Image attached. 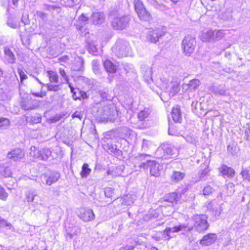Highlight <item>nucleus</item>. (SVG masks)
<instances>
[{
	"mask_svg": "<svg viewBox=\"0 0 250 250\" xmlns=\"http://www.w3.org/2000/svg\"><path fill=\"white\" fill-rule=\"evenodd\" d=\"M72 118H78L79 119L81 120L83 118V115L81 113H80L78 111H76L72 115Z\"/></svg>",
	"mask_w": 250,
	"mask_h": 250,
	"instance_id": "nucleus-51",
	"label": "nucleus"
},
{
	"mask_svg": "<svg viewBox=\"0 0 250 250\" xmlns=\"http://www.w3.org/2000/svg\"><path fill=\"white\" fill-rule=\"evenodd\" d=\"M72 93V97L73 98L76 100L77 99H79V97L77 95L76 91L74 90L73 91V92H71Z\"/></svg>",
	"mask_w": 250,
	"mask_h": 250,
	"instance_id": "nucleus-56",
	"label": "nucleus"
},
{
	"mask_svg": "<svg viewBox=\"0 0 250 250\" xmlns=\"http://www.w3.org/2000/svg\"><path fill=\"white\" fill-rule=\"evenodd\" d=\"M172 86L169 91L172 94V95L173 96L179 92L180 89L177 84H172Z\"/></svg>",
	"mask_w": 250,
	"mask_h": 250,
	"instance_id": "nucleus-39",
	"label": "nucleus"
},
{
	"mask_svg": "<svg viewBox=\"0 0 250 250\" xmlns=\"http://www.w3.org/2000/svg\"><path fill=\"white\" fill-rule=\"evenodd\" d=\"M171 116L173 120L175 123H180L182 120L181 117V111L179 105H176L173 107L171 111Z\"/></svg>",
	"mask_w": 250,
	"mask_h": 250,
	"instance_id": "nucleus-15",
	"label": "nucleus"
},
{
	"mask_svg": "<svg viewBox=\"0 0 250 250\" xmlns=\"http://www.w3.org/2000/svg\"><path fill=\"white\" fill-rule=\"evenodd\" d=\"M98 112L102 119L110 122L114 120L116 115V111L114 107H110L109 105L103 106L99 109Z\"/></svg>",
	"mask_w": 250,
	"mask_h": 250,
	"instance_id": "nucleus-3",
	"label": "nucleus"
},
{
	"mask_svg": "<svg viewBox=\"0 0 250 250\" xmlns=\"http://www.w3.org/2000/svg\"><path fill=\"white\" fill-rule=\"evenodd\" d=\"M99 94L100 95V96L103 99H106L107 100L108 99L107 97V93L106 91L105 90H100L99 91Z\"/></svg>",
	"mask_w": 250,
	"mask_h": 250,
	"instance_id": "nucleus-48",
	"label": "nucleus"
},
{
	"mask_svg": "<svg viewBox=\"0 0 250 250\" xmlns=\"http://www.w3.org/2000/svg\"><path fill=\"white\" fill-rule=\"evenodd\" d=\"M149 115L148 111L142 110L138 115V119L140 121H143Z\"/></svg>",
	"mask_w": 250,
	"mask_h": 250,
	"instance_id": "nucleus-37",
	"label": "nucleus"
},
{
	"mask_svg": "<svg viewBox=\"0 0 250 250\" xmlns=\"http://www.w3.org/2000/svg\"><path fill=\"white\" fill-rule=\"evenodd\" d=\"M30 155L35 159H40V150H39L35 147H31V152Z\"/></svg>",
	"mask_w": 250,
	"mask_h": 250,
	"instance_id": "nucleus-30",
	"label": "nucleus"
},
{
	"mask_svg": "<svg viewBox=\"0 0 250 250\" xmlns=\"http://www.w3.org/2000/svg\"><path fill=\"white\" fill-rule=\"evenodd\" d=\"M117 169L118 170H120L121 171H123L124 170V166H123V165L119 166L117 167Z\"/></svg>",
	"mask_w": 250,
	"mask_h": 250,
	"instance_id": "nucleus-57",
	"label": "nucleus"
},
{
	"mask_svg": "<svg viewBox=\"0 0 250 250\" xmlns=\"http://www.w3.org/2000/svg\"><path fill=\"white\" fill-rule=\"evenodd\" d=\"M138 15L140 19L142 21H149L151 19V16L146 8L143 9L140 12H139Z\"/></svg>",
	"mask_w": 250,
	"mask_h": 250,
	"instance_id": "nucleus-23",
	"label": "nucleus"
},
{
	"mask_svg": "<svg viewBox=\"0 0 250 250\" xmlns=\"http://www.w3.org/2000/svg\"><path fill=\"white\" fill-rule=\"evenodd\" d=\"M181 198V195L176 192L168 193L166 197L165 201L172 204H176Z\"/></svg>",
	"mask_w": 250,
	"mask_h": 250,
	"instance_id": "nucleus-17",
	"label": "nucleus"
},
{
	"mask_svg": "<svg viewBox=\"0 0 250 250\" xmlns=\"http://www.w3.org/2000/svg\"><path fill=\"white\" fill-rule=\"evenodd\" d=\"M184 176V173H173L172 178L174 181L177 182L182 179Z\"/></svg>",
	"mask_w": 250,
	"mask_h": 250,
	"instance_id": "nucleus-38",
	"label": "nucleus"
},
{
	"mask_svg": "<svg viewBox=\"0 0 250 250\" xmlns=\"http://www.w3.org/2000/svg\"><path fill=\"white\" fill-rule=\"evenodd\" d=\"M10 125V121L6 118L0 117V129H6Z\"/></svg>",
	"mask_w": 250,
	"mask_h": 250,
	"instance_id": "nucleus-29",
	"label": "nucleus"
},
{
	"mask_svg": "<svg viewBox=\"0 0 250 250\" xmlns=\"http://www.w3.org/2000/svg\"><path fill=\"white\" fill-rule=\"evenodd\" d=\"M104 67L106 70L109 73H114L116 71L115 66L109 60L104 62Z\"/></svg>",
	"mask_w": 250,
	"mask_h": 250,
	"instance_id": "nucleus-24",
	"label": "nucleus"
},
{
	"mask_svg": "<svg viewBox=\"0 0 250 250\" xmlns=\"http://www.w3.org/2000/svg\"><path fill=\"white\" fill-rule=\"evenodd\" d=\"M37 81L42 85H44V84L42 83L37 78H36Z\"/></svg>",
	"mask_w": 250,
	"mask_h": 250,
	"instance_id": "nucleus-64",
	"label": "nucleus"
},
{
	"mask_svg": "<svg viewBox=\"0 0 250 250\" xmlns=\"http://www.w3.org/2000/svg\"><path fill=\"white\" fill-rule=\"evenodd\" d=\"M217 239L215 233H209L204 235L200 240V243L204 246H208L214 243Z\"/></svg>",
	"mask_w": 250,
	"mask_h": 250,
	"instance_id": "nucleus-11",
	"label": "nucleus"
},
{
	"mask_svg": "<svg viewBox=\"0 0 250 250\" xmlns=\"http://www.w3.org/2000/svg\"><path fill=\"white\" fill-rule=\"evenodd\" d=\"M130 50L129 43L122 40H118L112 48L113 52L119 58L127 56Z\"/></svg>",
	"mask_w": 250,
	"mask_h": 250,
	"instance_id": "nucleus-2",
	"label": "nucleus"
},
{
	"mask_svg": "<svg viewBox=\"0 0 250 250\" xmlns=\"http://www.w3.org/2000/svg\"><path fill=\"white\" fill-rule=\"evenodd\" d=\"M134 7L136 12L137 14L145 9L144 5L142 2L140 0H134Z\"/></svg>",
	"mask_w": 250,
	"mask_h": 250,
	"instance_id": "nucleus-28",
	"label": "nucleus"
},
{
	"mask_svg": "<svg viewBox=\"0 0 250 250\" xmlns=\"http://www.w3.org/2000/svg\"><path fill=\"white\" fill-rule=\"evenodd\" d=\"M79 20L82 22H85L88 21V18L84 16L83 14H82L80 17L79 18Z\"/></svg>",
	"mask_w": 250,
	"mask_h": 250,
	"instance_id": "nucleus-53",
	"label": "nucleus"
},
{
	"mask_svg": "<svg viewBox=\"0 0 250 250\" xmlns=\"http://www.w3.org/2000/svg\"><path fill=\"white\" fill-rule=\"evenodd\" d=\"M4 60L8 63H14L16 58L13 52L8 47H5L4 49Z\"/></svg>",
	"mask_w": 250,
	"mask_h": 250,
	"instance_id": "nucleus-13",
	"label": "nucleus"
},
{
	"mask_svg": "<svg viewBox=\"0 0 250 250\" xmlns=\"http://www.w3.org/2000/svg\"><path fill=\"white\" fill-rule=\"evenodd\" d=\"M67 83L68 84V86L70 88L71 92H73V91L75 90L74 88L71 85V84L69 83V81H68V83Z\"/></svg>",
	"mask_w": 250,
	"mask_h": 250,
	"instance_id": "nucleus-58",
	"label": "nucleus"
},
{
	"mask_svg": "<svg viewBox=\"0 0 250 250\" xmlns=\"http://www.w3.org/2000/svg\"><path fill=\"white\" fill-rule=\"evenodd\" d=\"M209 91L217 95H224L226 90L223 86L213 85L209 88Z\"/></svg>",
	"mask_w": 250,
	"mask_h": 250,
	"instance_id": "nucleus-18",
	"label": "nucleus"
},
{
	"mask_svg": "<svg viewBox=\"0 0 250 250\" xmlns=\"http://www.w3.org/2000/svg\"><path fill=\"white\" fill-rule=\"evenodd\" d=\"M207 215L203 214H196L193 217V227L199 233H204L209 228Z\"/></svg>",
	"mask_w": 250,
	"mask_h": 250,
	"instance_id": "nucleus-1",
	"label": "nucleus"
},
{
	"mask_svg": "<svg viewBox=\"0 0 250 250\" xmlns=\"http://www.w3.org/2000/svg\"><path fill=\"white\" fill-rule=\"evenodd\" d=\"M211 192L212 188L210 186H207L203 189V194L204 195H209Z\"/></svg>",
	"mask_w": 250,
	"mask_h": 250,
	"instance_id": "nucleus-47",
	"label": "nucleus"
},
{
	"mask_svg": "<svg viewBox=\"0 0 250 250\" xmlns=\"http://www.w3.org/2000/svg\"><path fill=\"white\" fill-rule=\"evenodd\" d=\"M176 149L174 147H172L170 145L164 144L158 148L157 152L160 153L163 152L164 153L163 157L167 158L169 156H170L171 158L174 157L175 156L172 157V156L176 154Z\"/></svg>",
	"mask_w": 250,
	"mask_h": 250,
	"instance_id": "nucleus-7",
	"label": "nucleus"
},
{
	"mask_svg": "<svg viewBox=\"0 0 250 250\" xmlns=\"http://www.w3.org/2000/svg\"><path fill=\"white\" fill-rule=\"evenodd\" d=\"M151 143L146 140H143V144H142V149L144 150H147L149 148V146L150 145Z\"/></svg>",
	"mask_w": 250,
	"mask_h": 250,
	"instance_id": "nucleus-44",
	"label": "nucleus"
},
{
	"mask_svg": "<svg viewBox=\"0 0 250 250\" xmlns=\"http://www.w3.org/2000/svg\"><path fill=\"white\" fill-rule=\"evenodd\" d=\"M164 35V34L161 29H156L152 31H150L148 35V39L151 42H156L158 41L159 39Z\"/></svg>",
	"mask_w": 250,
	"mask_h": 250,
	"instance_id": "nucleus-12",
	"label": "nucleus"
},
{
	"mask_svg": "<svg viewBox=\"0 0 250 250\" xmlns=\"http://www.w3.org/2000/svg\"><path fill=\"white\" fill-rule=\"evenodd\" d=\"M18 72L20 77L21 81L22 82L24 80L27 79V75L24 73V72L21 69H18Z\"/></svg>",
	"mask_w": 250,
	"mask_h": 250,
	"instance_id": "nucleus-45",
	"label": "nucleus"
},
{
	"mask_svg": "<svg viewBox=\"0 0 250 250\" xmlns=\"http://www.w3.org/2000/svg\"><path fill=\"white\" fill-rule=\"evenodd\" d=\"M130 21V18L127 16L117 17L112 22V26L114 29L123 30L126 28Z\"/></svg>",
	"mask_w": 250,
	"mask_h": 250,
	"instance_id": "nucleus-5",
	"label": "nucleus"
},
{
	"mask_svg": "<svg viewBox=\"0 0 250 250\" xmlns=\"http://www.w3.org/2000/svg\"><path fill=\"white\" fill-rule=\"evenodd\" d=\"M62 1L63 4L68 7L73 6L77 2V0H62Z\"/></svg>",
	"mask_w": 250,
	"mask_h": 250,
	"instance_id": "nucleus-41",
	"label": "nucleus"
},
{
	"mask_svg": "<svg viewBox=\"0 0 250 250\" xmlns=\"http://www.w3.org/2000/svg\"><path fill=\"white\" fill-rule=\"evenodd\" d=\"M58 179V176L55 175H51L49 176L46 180V184L48 185H51L53 183H56Z\"/></svg>",
	"mask_w": 250,
	"mask_h": 250,
	"instance_id": "nucleus-35",
	"label": "nucleus"
},
{
	"mask_svg": "<svg viewBox=\"0 0 250 250\" xmlns=\"http://www.w3.org/2000/svg\"><path fill=\"white\" fill-rule=\"evenodd\" d=\"M87 47L88 52L93 55H97L98 48L97 47L96 42L94 41H92L87 42Z\"/></svg>",
	"mask_w": 250,
	"mask_h": 250,
	"instance_id": "nucleus-21",
	"label": "nucleus"
},
{
	"mask_svg": "<svg viewBox=\"0 0 250 250\" xmlns=\"http://www.w3.org/2000/svg\"><path fill=\"white\" fill-rule=\"evenodd\" d=\"M201 82L198 79L191 80L188 84L184 85V86H188L190 91L195 90L200 85Z\"/></svg>",
	"mask_w": 250,
	"mask_h": 250,
	"instance_id": "nucleus-19",
	"label": "nucleus"
},
{
	"mask_svg": "<svg viewBox=\"0 0 250 250\" xmlns=\"http://www.w3.org/2000/svg\"><path fill=\"white\" fill-rule=\"evenodd\" d=\"M187 228V226L185 224H180L178 226H175L171 228L172 232L177 233L186 229Z\"/></svg>",
	"mask_w": 250,
	"mask_h": 250,
	"instance_id": "nucleus-33",
	"label": "nucleus"
},
{
	"mask_svg": "<svg viewBox=\"0 0 250 250\" xmlns=\"http://www.w3.org/2000/svg\"><path fill=\"white\" fill-rule=\"evenodd\" d=\"M92 65L94 66H97L98 65V62L97 61H95V60L93 61H92Z\"/></svg>",
	"mask_w": 250,
	"mask_h": 250,
	"instance_id": "nucleus-60",
	"label": "nucleus"
},
{
	"mask_svg": "<svg viewBox=\"0 0 250 250\" xmlns=\"http://www.w3.org/2000/svg\"><path fill=\"white\" fill-rule=\"evenodd\" d=\"M171 232H172L171 228L169 227H166L163 230V235L168 240L172 238L170 235Z\"/></svg>",
	"mask_w": 250,
	"mask_h": 250,
	"instance_id": "nucleus-36",
	"label": "nucleus"
},
{
	"mask_svg": "<svg viewBox=\"0 0 250 250\" xmlns=\"http://www.w3.org/2000/svg\"><path fill=\"white\" fill-rule=\"evenodd\" d=\"M196 45L195 39L191 36H186L182 42V47L187 55H190L194 50Z\"/></svg>",
	"mask_w": 250,
	"mask_h": 250,
	"instance_id": "nucleus-4",
	"label": "nucleus"
},
{
	"mask_svg": "<svg viewBox=\"0 0 250 250\" xmlns=\"http://www.w3.org/2000/svg\"><path fill=\"white\" fill-rule=\"evenodd\" d=\"M44 9L48 11H53L55 10H58L59 9V7H57L53 5H45Z\"/></svg>",
	"mask_w": 250,
	"mask_h": 250,
	"instance_id": "nucleus-46",
	"label": "nucleus"
},
{
	"mask_svg": "<svg viewBox=\"0 0 250 250\" xmlns=\"http://www.w3.org/2000/svg\"><path fill=\"white\" fill-rule=\"evenodd\" d=\"M161 80H162L163 82L162 87L166 89H167V86L168 85V82L166 80L163 81L162 79H161Z\"/></svg>",
	"mask_w": 250,
	"mask_h": 250,
	"instance_id": "nucleus-54",
	"label": "nucleus"
},
{
	"mask_svg": "<svg viewBox=\"0 0 250 250\" xmlns=\"http://www.w3.org/2000/svg\"><path fill=\"white\" fill-rule=\"evenodd\" d=\"M79 217L83 221L88 222L94 219L95 215L92 209L82 208L80 210Z\"/></svg>",
	"mask_w": 250,
	"mask_h": 250,
	"instance_id": "nucleus-9",
	"label": "nucleus"
},
{
	"mask_svg": "<svg viewBox=\"0 0 250 250\" xmlns=\"http://www.w3.org/2000/svg\"><path fill=\"white\" fill-rule=\"evenodd\" d=\"M131 130L126 126H123L119 128V133L121 136H128L131 134Z\"/></svg>",
	"mask_w": 250,
	"mask_h": 250,
	"instance_id": "nucleus-32",
	"label": "nucleus"
},
{
	"mask_svg": "<svg viewBox=\"0 0 250 250\" xmlns=\"http://www.w3.org/2000/svg\"><path fill=\"white\" fill-rule=\"evenodd\" d=\"M24 151L20 148H15L9 151L7 158L13 161H20L24 157Z\"/></svg>",
	"mask_w": 250,
	"mask_h": 250,
	"instance_id": "nucleus-8",
	"label": "nucleus"
},
{
	"mask_svg": "<svg viewBox=\"0 0 250 250\" xmlns=\"http://www.w3.org/2000/svg\"><path fill=\"white\" fill-rule=\"evenodd\" d=\"M20 105L21 108L24 110L33 109L37 106L35 101L32 100L31 98L28 97L22 99Z\"/></svg>",
	"mask_w": 250,
	"mask_h": 250,
	"instance_id": "nucleus-10",
	"label": "nucleus"
},
{
	"mask_svg": "<svg viewBox=\"0 0 250 250\" xmlns=\"http://www.w3.org/2000/svg\"><path fill=\"white\" fill-rule=\"evenodd\" d=\"M51 156V151L48 148L40 150V160L46 161Z\"/></svg>",
	"mask_w": 250,
	"mask_h": 250,
	"instance_id": "nucleus-20",
	"label": "nucleus"
},
{
	"mask_svg": "<svg viewBox=\"0 0 250 250\" xmlns=\"http://www.w3.org/2000/svg\"><path fill=\"white\" fill-rule=\"evenodd\" d=\"M146 156H148V155L145 154H140L137 156V158L139 159V160H141L143 158H144Z\"/></svg>",
	"mask_w": 250,
	"mask_h": 250,
	"instance_id": "nucleus-55",
	"label": "nucleus"
},
{
	"mask_svg": "<svg viewBox=\"0 0 250 250\" xmlns=\"http://www.w3.org/2000/svg\"><path fill=\"white\" fill-rule=\"evenodd\" d=\"M104 14L102 12L94 13L91 16L92 22L95 24L102 23L104 21Z\"/></svg>",
	"mask_w": 250,
	"mask_h": 250,
	"instance_id": "nucleus-16",
	"label": "nucleus"
},
{
	"mask_svg": "<svg viewBox=\"0 0 250 250\" xmlns=\"http://www.w3.org/2000/svg\"><path fill=\"white\" fill-rule=\"evenodd\" d=\"M59 73L62 78L65 80L66 83H68L69 79L66 74V73L64 69L62 68L59 69Z\"/></svg>",
	"mask_w": 250,
	"mask_h": 250,
	"instance_id": "nucleus-43",
	"label": "nucleus"
},
{
	"mask_svg": "<svg viewBox=\"0 0 250 250\" xmlns=\"http://www.w3.org/2000/svg\"><path fill=\"white\" fill-rule=\"evenodd\" d=\"M91 169L89 168V165L87 164H84L82 167L81 172H90Z\"/></svg>",
	"mask_w": 250,
	"mask_h": 250,
	"instance_id": "nucleus-49",
	"label": "nucleus"
},
{
	"mask_svg": "<svg viewBox=\"0 0 250 250\" xmlns=\"http://www.w3.org/2000/svg\"><path fill=\"white\" fill-rule=\"evenodd\" d=\"M87 173H85V172L81 173L82 177L86 176Z\"/></svg>",
	"mask_w": 250,
	"mask_h": 250,
	"instance_id": "nucleus-63",
	"label": "nucleus"
},
{
	"mask_svg": "<svg viewBox=\"0 0 250 250\" xmlns=\"http://www.w3.org/2000/svg\"><path fill=\"white\" fill-rule=\"evenodd\" d=\"M62 83H60L57 84L47 83L46 84L48 91L57 92L62 89Z\"/></svg>",
	"mask_w": 250,
	"mask_h": 250,
	"instance_id": "nucleus-25",
	"label": "nucleus"
},
{
	"mask_svg": "<svg viewBox=\"0 0 250 250\" xmlns=\"http://www.w3.org/2000/svg\"><path fill=\"white\" fill-rule=\"evenodd\" d=\"M140 171H149V172H159L161 170L162 167L158 163L153 161H147L146 163H142L138 166Z\"/></svg>",
	"mask_w": 250,
	"mask_h": 250,
	"instance_id": "nucleus-6",
	"label": "nucleus"
},
{
	"mask_svg": "<svg viewBox=\"0 0 250 250\" xmlns=\"http://www.w3.org/2000/svg\"><path fill=\"white\" fill-rule=\"evenodd\" d=\"M134 249V246H125V247H122L120 250H133Z\"/></svg>",
	"mask_w": 250,
	"mask_h": 250,
	"instance_id": "nucleus-52",
	"label": "nucleus"
},
{
	"mask_svg": "<svg viewBox=\"0 0 250 250\" xmlns=\"http://www.w3.org/2000/svg\"><path fill=\"white\" fill-rule=\"evenodd\" d=\"M7 25L14 29L18 28L20 26V23L13 18H9L7 21Z\"/></svg>",
	"mask_w": 250,
	"mask_h": 250,
	"instance_id": "nucleus-27",
	"label": "nucleus"
},
{
	"mask_svg": "<svg viewBox=\"0 0 250 250\" xmlns=\"http://www.w3.org/2000/svg\"><path fill=\"white\" fill-rule=\"evenodd\" d=\"M19 0H12V3L14 5H17Z\"/></svg>",
	"mask_w": 250,
	"mask_h": 250,
	"instance_id": "nucleus-61",
	"label": "nucleus"
},
{
	"mask_svg": "<svg viewBox=\"0 0 250 250\" xmlns=\"http://www.w3.org/2000/svg\"><path fill=\"white\" fill-rule=\"evenodd\" d=\"M41 118H38L37 121H34L33 123H39V122H41Z\"/></svg>",
	"mask_w": 250,
	"mask_h": 250,
	"instance_id": "nucleus-62",
	"label": "nucleus"
},
{
	"mask_svg": "<svg viewBox=\"0 0 250 250\" xmlns=\"http://www.w3.org/2000/svg\"><path fill=\"white\" fill-rule=\"evenodd\" d=\"M8 197V194L4 189L0 186V199L5 200Z\"/></svg>",
	"mask_w": 250,
	"mask_h": 250,
	"instance_id": "nucleus-40",
	"label": "nucleus"
},
{
	"mask_svg": "<svg viewBox=\"0 0 250 250\" xmlns=\"http://www.w3.org/2000/svg\"><path fill=\"white\" fill-rule=\"evenodd\" d=\"M35 16L39 19L40 24L45 23L47 21V15L42 12L37 11L35 14Z\"/></svg>",
	"mask_w": 250,
	"mask_h": 250,
	"instance_id": "nucleus-22",
	"label": "nucleus"
},
{
	"mask_svg": "<svg viewBox=\"0 0 250 250\" xmlns=\"http://www.w3.org/2000/svg\"><path fill=\"white\" fill-rule=\"evenodd\" d=\"M223 19L225 21H231L232 18V11L231 10H227L223 14Z\"/></svg>",
	"mask_w": 250,
	"mask_h": 250,
	"instance_id": "nucleus-34",
	"label": "nucleus"
},
{
	"mask_svg": "<svg viewBox=\"0 0 250 250\" xmlns=\"http://www.w3.org/2000/svg\"><path fill=\"white\" fill-rule=\"evenodd\" d=\"M220 172H235L234 170L230 167L223 165L219 169Z\"/></svg>",
	"mask_w": 250,
	"mask_h": 250,
	"instance_id": "nucleus-42",
	"label": "nucleus"
},
{
	"mask_svg": "<svg viewBox=\"0 0 250 250\" xmlns=\"http://www.w3.org/2000/svg\"><path fill=\"white\" fill-rule=\"evenodd\" d=\"M213 32H214V42L222 39L225 35V33L223 30L213 31Z\"/></svg>",
	"mask_w": 250,
	"mask_h": 250,
	"instance_id": "nucleus-31",
	"label": "nucleus"
},
{
	"mask_svg": "<svg viewBox=\"0 0 250 250\" xmlns=\"http://www.w3.org/2000/svg\"><path fill=\"white\" fill-rule=\"evenodd\" d=\"M47 74L51 83H57L59 82V76L56 72L48 71L47 72Z\"/></svg>",
	"mask_w": 250,
	"mask_h": 250,
	"instance_id": "nucleus-26",
	"label": "nucleus"
},
{
	"mask_svg": "<svg viewBox=\"0 0 250 250\" xmlns=\"http://www.w3.org/2000/svg\"><path fill=\"white\" fill-rule=\"evenodd\" d=\"M32 94L33 95H35L36 97H42V95H41V94L39 93H34V92H32Z\"/></svg>",
	"mask_w": 250,
	"mask_h": 250,
	"instance_id": "nucleus-59",
	"label": "nucleus"
},
{
	"mask_svg": "<svg viewBox=\"0 0 250 250\" xmlns=\"http://www.w3.org/2000/svg\"><path fill=\"white\" fill-rule=\"evenodd\" d=\"M107 146L108 147V150H109L111 152L115 153L116 151L117 150L115 146L108 144Z\"/></svg>",
	"mask_w": 250,
	"mask_h": 250,
	"instance_id": "nucleus-50",
	"label": "nucleus"
},
{
	"mask_svg": "<svg viewBox=\"0 0 250 250\" xmlns=\"http://www.w3.org/2000/svg\"><path fill=\"white\" fill-rule=\"evenodd\" d=\"M214 32L211 30H204L201 35V40L204 42H214Z\"/></svg>",
	"mask_w": 250,
	"mask_h": 250,
	"instance_id": "nucleus-14",
	"label": "nucleus"
}]
</instances>
